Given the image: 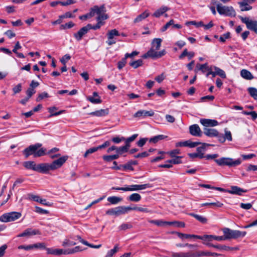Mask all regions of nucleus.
Returning <instances> with one entry per match:
<instances>
[{"label":"nucleus","mask_w":257,"mask_h":257,"mask_svg":"<svg viewBox=\"0 0 257 257\" xmlns=\"http://www.w3.org/2000/svg\"><path fill=\"white\" fill-rule=\"evenodd\" d=\"M214 161L219 166H228V167H236L241 163L240 159L234 160L228 157H221L218 159H215Z\"/></svg>","instance_id":"1"},{"label":"nucleus","mask_w":257,"mask_h":257,"mask_svg":"<svg viewBox=\"0 0 257 257\" xmlns=\"http://www.w3.org/2000/svg\"><path fill=\"white\" fill-rule=\"evenodd\" d=\"M118 250V247L117 245H115L114 248L109 250L105 257H111L114 254L117 252Z\"/></svg>","instance_id":"50"},{"label":"nucleus","mask_w":257,"mask_h":257,"mask_svg":"<svg viewBox=\"0 0 257 257\" xmlns=\"http://www.w3.org/2000/svg\"><path fill=\"white\" fill-rule=\"evenodd\" d=\"M41 234V231L38 229H33L31 228H28L25 230L22 233L19 234L18 237L30 236L35 235Z\"/></svg>","instance_id":"11"},{"label":"nucleus","mask_w":257,"mask_h":257,"mask_svg":"<svg viewBox=\"0 0 257 257\" xmlns=\"http://www.w3.org/2000/svg\"><path fill=\"white\" fill-rule=\"evenodd\" d=\"M167 137H168L167 136H165L163 135H157L150 138L149 140V142L156 144L158 143L159 141L163 140L167 138Z\"/></svg>","instance_id":"32"},{"label":"nucleus","mask_w":257,"mask_h":257,"mask_svg":"<svg viewBox=\"0 0 257 257\" xmlns=\"http://www.w3.org/2000/svg\"><path fill=\"white\" fill-rule=\"evenodd\" d=\"M157 51L155 49L151 48L146 53L142 56V58L147 59L150 57L154 59H157Z\"/></svg>","instance_id":"22"},{"label":"nucleus","mask_w":257,"mask_h":257,"mask_svg":"<svg viewBox=\"0 0 257 257\" xmlns=\"http://www.w3.org/2000/svg\"><path fill=\"white\" fill-rule=\"evenodd\" d=\"M230 37V33L229 32H227L224 34L222 36L220 37L219 40L221 42H225L226 40L229 38Z\"/></svg>","instance_id":"61"},{"label":"nucleus","mask_w":257,"mask_h":257,"mask_svg":"<svg viewBox=\"0 0 257 257\" xmlns=\"http://www.w3.org/2000/svg\"><path fill=\"white\" fill-rule=\"evenodd\" d=\"M46 149L44 148H41L39 150H37L34 155V157H39L43 156L46 154Z\"/></svg>","instance_id":"51"},{"label":"nucleus","mask_w":257,"mask_h":257,"mask_svg":"<svg viewBox=\"0 0 257 257\" xmlns=\"http://www.w3.org/2000/svg\"><path fill=\"white\" fill-rule=\"evenodd\" d=\"M227 192L231 194L242 195L243 193L247 192V190L243 189L236 186H231L230 190H228Z\"/></svg>","instance_id":"17"},{"label":"nucleus","mask_w":257,"mask_h":257,"mask_svg":"<svg viewBox=\"0 0 257 257\" xmlns=\"http://www.w3.org/2000/svg\"><path fill=\"white\" fill-rule=\"evenodd\" d=\"M169 225H174L178 227H184L185 224L184 222L174 221H168Z\"/></svg>","instance_id":"45"},{"label":"nucleus","mask_w":257,"mask_h":257,"mask_svg":"<svg viewBox=\"0 0 257 257\" xmlns=\"http://www.w3.org/2000/svg\"><path fill=\"white\" fill-rule=\"evenodd\" d=\"M21 216V213L18 212H11L5 213L0 216V221L3 222L14 221Z\"/></svg>","instance_id":"4"},{"label":"nucleus","mask_w":257,"mask_h":257,"mask_svg":"<svg viewBox=\"0 0 257 257\" xmlns=\"http://www.w3.org/2000/svg\"><path fill=\"white\" fill-rule=\"evenodd\" d=\"M204 134L209 137H214L218 136V131L214 128H204Z\"/></svg>","instance_id":"24"},{"label":"nucleus","mask_w":257,"mask_h":257,"mask_svg":"<svg viewBox=\"0 0 257 257\" xmlns=\"http://www.w3.org/2000/svg\"><path fill=\"white\" fill-rule=\"evenodd\" d=\"M186 24L187 25H188L189 24L195 25L197 28L202 27V26H204V24L202 21H200V22H197L196 21H190V22H187L186 23Z\"/></svg>","instance_id":"56"},{"label":"nucleus","mask_w":257,"mask_h":257,"mask_svg":"<svg viewBox=\"0 0 257 257\" xmlns=\"http://www.w3.org/2000/svg\"><path fill=\"white\" fill-rule=\"evenodd\" d=\"M126 58L125 57L123 58L120 61H119L117 63V68L118 69H121L126 64Z\"/></svg>","instance_id":"55"},{"label":"nucleus","mask_w":257,"mask_h":257,"mask_svg":"<svg viewBox=\"0 0 257 257\" xmlns=\"http://www.w3.org/2000/svg\"><path fill=\"white\" fill-rule=\"evenodd\" d=\"M23 165L27 169L32 170L37 172L38 164H36L34 161L25 162Z\"/></svg>","instance_id":"25"},{"label":"nucleus","mask_w":257,"mask_h":257,"mask_svg":"<svg viewBox=\"0 0 257 257\" xmlns=\"http://www.w3.org/2000/svg\"><path fill=\"white\" fill-rule=\"evenodd\" d=\"M222 231L224 234L223 236L224 240L232 238V230L228 228H224L222 229Z\"/></svg>","instance_id":"29"},{"label":"nucleus","mask_w":257,"mask_h":257,"mask_svg":"<svg viewBox=\"0 0 257 257\" xmlns=\"http://www.w3.org/2000/svg\"><path fill=\"white\" fill-rule=\"evenodd\" d=\"M189 215L194 217L195 219H196L198 221L202 223H206L207 221V219L203 216L196 214L194 213H190Z\"/></svg>","instance_id":"37"},{"label":"nucleus","mask_w":257,"mask_h":257,"mask_svg":"<svg viewBox=\"0 0 257 257\" xmlns=\"http://www.w3.org/2000/svg\"><path fill=\"white\" fill-rule=\"evenodd\" d=\"M246 234V231H240L239 230H232V238L236 239L240 237H243Z\"/></svg>","instance_id":"39"},{"label":"nucleus","mask_w":257,"mask_h":257,"mask_svg":"<svg viewBox=\"0 0 257 257\" xmlns=\"http://www.w3.org/2000/svg\"><path fill=\"white\" fill-rule=\"evenodd\" d=\"M50 96L49 95L48 93L46 92H43L41 93H40L38 97L36 98V101L37 102H40L43 99L45 98H48Z\"/></svg>","instance_id":"52"},{"label":"nucleus","mask_w":257,"mask_h":257,"mask_svg":"<svg viewBox=\"0 0 257 257\" xmlns=\"http://www.w3.org/2000/svg\"><path fill=\"white\" fill-rule=\"evenodd\" d=\"M106 35L107 39H112V38L114 39L115 36H120V33L116 29H114L108 31Z\"/></svg>","instance_id":"34"},{"label":"nucleus","mask_w":257,"mask_h":257,"mask_svg":"<svg viewBox=\"0 0 257 257\" xmlns=\"http://www.w3.org/2000/svg\"><path fill=\"white\" fill-rule=\"evenodd\" d=\"M199 70H201L203 73H204L206 71L209 70V68L208 67V64L207 63L199 65L198 68Z\"/></svg>","instance_id":"63"},{"label":"nucleus","mask_w":257,"mask_h":257,"mask_svg":"<svg viewBox=\"0 0 257 257\" xmlns=\"http://www.w3.org/2000/svg\"><path fill=\"white\" fill-rule=\"evenodd\" d=\"M77 239H78L77 238V235H69L67 236L63 241L62 246L66 247L74 245L76 244V242L75 241V240H76Z\"/></svg>","instance_id":"12"},{"label":"nucleus","mask_w":257,"mask_h":257,"mask_svg":"<svg viewBox=\"0 0 257 257\" xmlns=\"http://www.w3.org/2000/svg\"><path fill=\"white\" fill-rule=\"evenodd\" d=\"M68 156H64L60 157L59 159L54 160L52 163L50 164L51 170H55L60 168L67 160Z\"/></svg>","instance_id":"7"},{"label":"nucleus","mask_w":257,"mask_h":257,"mask_svg":"<svg viewBox=\"0 0 257 257\" xmlns=\"http://www.w3.org/2000/svg\"><path fill=\"white\" fill-rule=\"evenodd\" d=\"M50 170H51L50 164L41 163L38 164L37 172L43 174H47Z\"/></svg>","instance_id":"14"},{"label":"nucleus","mask_w":257,"mask_h":257,"mask_svg":"<svg viewBox=\"0 0 257 257\" xmlns=\"http://www.w3.org/2000/svg\"><path fill=\"white\" fill-rule=\"evenodd\" d=\"M186 142H187V144H186L187 147H188L191 148H194V147H196L197 146H198V145L201 144V143L199 142H191V141H186Z\"/></svg>","instance_id":"58"},{"label":"nucleus","mask_w":257,"mask_h":257,"mask_svg":"<svg viewBox=\"0 0 257 257\" xmlns=\"http://www.w3.org/2000/svg\"><path fill=\"white\" fill-rule=\"evenodd\" d=\"M150 15V14L149 12H148L147 11L143 13L142 14L139 15L135 20L134 22L135 23H138L142 21L143 20L146 19V18L148 17Z\"/></svg>","instance_id":"38"},{"label":"nucleus","mask_w":257,"mask_h":257,"mask_svg":"<svg viewBox=\"0 0 257 257\" xmlns=\"http://www.w3.org/2000/svg\"><path fill=\"white\" fill-rule=\"evenodd\" d=\"M247 90L250 95L255 100H257V89L254 87H249Z\"/></svg>","instance_id":"47"},{"label":"nucleus","mask_w":257,"mask_h":257,"mask_svg":"<svg viewBox=\"0 0 257 257\" xmlns=\"http://www.w3.org/2000/svg\"><path fill=\"white\" fill-rule=\"evenodd\" d=\"M119 157L118 156V155L117 154L113 155H104L103 156L102 159L104 161L109 162H111L112 160L117 159Z\"/></svg>","instance_id":"41"},{"label":"nucleus","mask_w":257,"mask_h":257,"mask_svg":"<svg viewBox=\"0 0 257 257\" xmlns=\"http://www.w3.org/2000/svg\"><path fill=\"white\" fill-rule=\"evenodd\" d=\"M169 10V8L167 7H163L160 9L157 10L153 14V16L156 18H159L162 15H163L165 12H166Z\"/></svg>","instance_id":"30"},{"label":"nucleus","mask_w":257,"mask_h":257,"mask_svg":"<svg viewBox=\"0 0 257 257\" xmlns=\"http://www.w3.org/2000/svg\"><path fill=\"white\" fill-rule=\"evenodd\" d=\"M69 254V249H56V255Z\"/></svg>","instance_id":"60"},{"label":"nucleus","mask_w":257,"mask_h":257,"mask_svg":"<svg viewBox=\"0 0 257 257\" xmlns=\"http://www.w3.org/2000/svg\"><path fill=\"white\" fill-rule=\"evenodd\" d=\"M106 9L104 5L98 7V6H94L93 7L90 9L89 12V15L93 17L95 15L97 16V17H104V16L107 17V19L108 18V16L105 14Z\"/></svg>","instance_id":"2"},{"label":"nucleus","mask_w":257,"mask_h":257,"mask_svg":"<svg viewBox=\"0 0 257 257\" xmlns=\"http://www.w3.org/2000/svg\"><path fill=\"white\" fill-rule=\"evenodd\" d=\"M176 233L177 235V236L181 239H184L185 238L188 239V238H197V239H200V238H201L200 235H194V234H185V233H182L178 232H176Z\"/></svg>","instance_id":"23"},{"label":"nucleus","mask_w":257,"mask_h":257,"mask_svg":"<svg viewBox=\"0 0 257 257\" xmlns=\"http://www.w3.org/2000/svg\"><path fill=\"white\" fill-rule=\"evenodd\" d=\"M154 114V111L153 110H150L149 111L146 110H140L134 114V117L144 118L148 116H152Z\"/></svg>","instance_id":"10"},{"label":"nucleus","mask_w":257,"mask_h":257,"mask_svg":"<svg viewBox=\"0 0 257 257\" xmlns=\"http://www.w3.org/2000/svg\"><path fill=\"white\" fill-rule=\"evenodd\" d=\"M201 146L197 148V153H204L207 146H212L207 143H201Z\"/></svg>","instance_id":"53"},{"label":"nucleus","mask_w":257,"mask_h":257,"mask_svg":"<svg viewBox=\"0 0 257 257\" xmlns=\"http://www.w3.org/2000/svg\"><path fill=\"white\" fill-rule=\"evenodd\" d=\"M96 19L97 22V23L96 25H93V26H92L91 24H90L87 25V26H89V27H88L89 31L91 29H93L94 30L99 29L101 26H102L103 25H104V24H105L104 20L107 19V17L104 16V17H103V16L101 17V18L96 17Z\"/></svg>","instance_id":"9"},{"label":"nucleus","mask_w":257,"mask_h":257,"mask_svg":"<svg viewBox=\"0 0 257 257\" xmlns=\"http://www.w3.org/2000/svg\"><path fill=\"white\" fill-rule=\"evenodd\" d=\"M131 210H136L142 212L144 213H149L151 212V211L146 207H138L134 206L133 207H131Z\"/></svg>","instance_id":"46"},{"label":"nucleus","mask_w":257,"mask_h":257,"mask_svg":"<svg viewBox=\"0 0 257 257\" xmlns=\"http://www.w3.org/2000/svg\"><path fill=\"white\" fill-rule=\"evenodd\" d=\"M28 198L30 200H32L34 201L39 202L41 198L38 195H33L32 194H28Z\"/></svg>","instance_id":"62"},{"label":"nucleus","mask_w":257,"mask_h":257,"mask_svg":"<svg viewBox=\"0 0 257 257\" xmlns=\"http://www.w3.org/2000/svg\"><path fill=\"white\" fill-rule=\"evenodd\" d=\"M131 207L119 206L115 207V216H119L121 214H124L131 211Z\"/></svg>","instance_id":"18"},{"label":"nucleus","mask_w":257,"mask_h":257,"mask_svg":"<svg viewBox=\"0 0 257 257\" xmlns=\"http://www.w3.org/2000/svg\"><path fill=\"white\" fill-rule=\"evenodd\" d=\"M42 144L40 143H37L35 145H30L28 148H26L23 152V154L25 156V157L27 158L30 155H33L35 154L36 151L41 147Z\"/></svg>","instance_id":"6"},{"label":"nucleus","mask_w":257,"mask_h":257,"mask_svg":"<svg viewBox=\"0 0 257 257\" xmlns=\"http://www.w3.org/2000/svg\"><path fill=\"white\" fill-rule=\"evenodd\" d=\"M108 113H109V109L108 108H106V109H101L98 110L91 112L89 113V115L100 117V116H104L107 115Z\"/></svg>","instance_id":"21"},{"label":"nucleus","mask_w":257,"mask_h":257,"mask_svg":"<svg viewBox=\"0 0 257 257\" xmlns=\"http://www.w3.org/2000/svg\"><path fill=\"white\" fill-rule=\"evenodd\" d=\"M149 222L154 224L158 226H164L168 225V221H163L162 220H149Z\"/></svg>","instance_id":"33"},{"label":"nucleus","mask_w":257,"mask_h":257,"mask_svg":"<svg viewBox=\"0 0 257 257\" xmlns=\"http://www.w3.org/2000/svg\"><path fill=\"white\" fill-rule=\"evenodd\" d=\"M216 9L217 12L220 15L229 17L235 16V11L232 7L222 6L221 4H218Z\"/></svg>","instance_id":"3"},{"label":"nucleus","mask_w":257,"mask_h":257,"mask_svg":"<svg viewBox=\"0 0 257 257\" xmlns=\"http://www.w3.org/2000/svg\"><path fill=\"white\" fill-rule=\"evenodd\" d=\"M88 27L89 26H87V25L86 26H84L83 27H82V28H81L78 32L77 33H74L73 36H74V37L78 41H80L83 36L85 35L86 34H87L88 33V32L89 31L88 30Z\"/></svg>","instance_id":"15"},{"label":"nucleus","mask_w":257,"mask_h":257,"mask_svg":"<svg viewBox=\"0 0 257 257\" xmlns=\"http://www.w3.org/2000/svg\"><path fill=\"white\" fill-rule=\"evenodd\" d=\"M206 245L209 247H213L216 248H217L219 250H232L233 248L226 246L224 245H214L212 243H206Z\"/></svg>","instance_id":"27"},{"label":"nucleus","mask_w":257,"mask_h":257,"mask_svg":"<svg viewBox=\"0 0 257 257\" xmlns=\"http://www.w3.org/2000/svg\"><path fill=\"white\" fill-rule=\"evenodd\" d=\"M152 185L147 183L141 185H132L126 186V191H135L152 187Z\"/></svg>","instance_id":"8"},{"label":"nucleus","mask_w":257,"mask_h":257,"mask_svg":"<svg viewBox=\"0 0 257 257\" xmlns=\"http://www.w3.org/2000/svg\"><path fill=\"white\" fill-rule=\"evenodd\" d=\"M214 69L216 72V75L219 76L222 78H226V74L223 70H222V69H220L219 68L217 67L216 66L214 67Z\"/></svg>","instance_id":"48"},{"label":"nucleus","mask_w":257,"mask_h":257,"mask_svg":"<svg viewBox=\"0 0 257 257\" xmlns=\"http://www.w3.org/2000/svg\"><path fill=\"white\" fill-rule=\"evenodd\" d=\"M143 64V61L142 59H139L130 63V65L135 69H136L139 67L142 66Z\"/></svg>","instance_id":"43"},{"label":"nucleus","mask_w":257,"mask_h":257,"mask_svg":"<svg viewBox=\"0 0 257 257\" xmlns=\"http://www.w3.org/2000/svg\"><path fill=\"white\" fill-rule=\"evenodd\" d=\"M98 151L97 147H93L88 149L84 153L83 156L84 158H87V156L91 154H92Z\"/></svg>","instance_id":"54"},{"label":"nucleus","mask_w":257,"mask_h":257,"mask_svg":"<svg viewBox=\"0 0 257 257\" xmlns=\"http://www.w3.org/2000/svg\"><path fill=\"white\" fill-rule=\"evenodd\" d=\"M241 76L246 80H251L253 78V76L251 73L246 69H242L240 71Z\"/></svg>","instance_id":"28"},{"label":"nucleus","mask_w":257,"mask_h":257,"mask_svg":"<svg viewBox=\"0 0 257 257\" xmlns=\"http://www.w3.org/2000/svg\"><path fill=\"white\" fill-rule=\"evenodd\" d=\"M201 124L205 127L215 126L218 125V122L215 119L202 118L200 120Z\"/></svg>","instance_id":"16"},{"label":"nucleus","mask_w":257,"mask_h":257,"mask_svg":"<svg viewBox=\"0 0 257 257\" xmlns=\"http://www.w3.org/2000/svg\"><path fill=\"white\" fill-rule=\"evenodd\" d=\"M57 107L55 106L51 107L48 108V111L51 113L50 117L53 116H57L58 115L61 114L63 113L65 110H60L58 112H55V110H57Z\"/></svg>","instance_id":"35"},{"label":"nucleus","mask_w":257,"mask_h":257,"mask_svg":"<svg viewBox=\"0 0 257 257\" xmlns=\"http://www.w3.org/2000/svg\"><path fill=\"white\" fill-rule=\"evenodd\" d=\"M121 169L126 171V170H130V171H134V168L133 167V165H132L130 161H128L127 163L121 165Z\"/></svg>","instance_id":"49"},{"label":"nucleus","mask_w":257,"mask_h":257,"mask_svg":"<svg viewBox=\"0 0 257 257\" xmlns=\"http://www.w3.org/2000/svg\"><path fill=\"white\" fill-rule=\"evenodd\" d=\"M162 40L160 38H155L152 42V47L151 48L155 49L156 50L160 49Z\"/></svg>","instance_id":"26"},{"label":"nucleus","mask_w":257,"mask_h":257,"mask_svg":"<svg viewBox=\"0 0 257 257\" xmlns=\"http://www.w3.org/2000/svg\"><path fill=\"white\" fill-rule=\"evenodd\" d=\"M122 199L117 196H111L107 198V201L111 204H116L121 201Z\"/></svg>","instance_id":"40"},{"label":"nucleus","mask_w":257,"mask_h":257,"mask_svg":"<svg viewBox=\"0 0 257 257\" xmlns=\"http://www.w3.org/2000/svg\"><path fill=\"white\" fill-rule=\"evenodd\" d=\"M87 99L93 104H99L102 102L97 92H93V96H88Z\"/></svg>","instance_id":"20"},{"label":"nucleus","mask_w":257,"mask_h":257,"mask_svg":"<svg viewBox=\"0 0 257 257\" xmlns=\"http://www.w3.org/2000/svg\"><path fill=\"white\" fill-rule=\"evenodd\" d=\"M33 249H45L46 245L44 243H37L33 244Z\"/></svg>","instance_id":"57"},{"label":"nucleus","mask_w":257,"mask_h":257,"mask_svg":"<svg viewBox=\"0 0 257 257\" xmlns=\"http://www.w3.org/2000/svg\"><path fill=\"white\" fill-rule=\"evenodd\" d=\"M201 238L200 239L203 240H208L211 241L213 239L221 241L224 240V238H223V236H215L213 235H204L203 236H200Z\"/></svg>","instance_id":"19"},{"label":"nucleus","mask_w":257,"mask_h":257,"mask_svg":"<svg viewBox=\"0 0 257 257\" xmlns=\"http://www.w3.org/2000/svg\"><path fill=\"white\" fill-rule=\"evenodd\" d=\"M241 21L246 25L247 28L257 34V21L250 20L248 17L239 16Z\"/></svg>","instance_id":"5"},{"label":"nucleus","mask_w":257,"mask_h":257,"mask_svg":"<svg viewBox=\"0 0 257 257\" xmlns=\"http://www.w3.org/2000/svg\"><path fill=\"white\" fill-rule=\"evenodd\" d=\"M172 257H191V252H172Z\"/></svg>","instance_id":"42"},{"label":"nucleus","mask_w":257,"mask_h":257,"mask_svg":"<svg viewBox=\"0 0 257 257\" xmlns=\"http://www.w3.org/2000/svg\"><path fill=\"white\" fill-rule=\"evenodd\" d=\"M174 158L169 160L166 161L167 163H170V164H179L182 163V161L181 159L182 158V157L181 156H176L174 157Z\"/></svg>","instance_id":"44"},{"label":"nucleus","mask_w":257,"mask_h":257,"mask_svg":"<svg viewBox=\"0 0 257 257\" xmlns=\"http://www.w3.org/2000/svg\"><path fill=\"white\" fill-rule=\"evenodd\" d=\"M238 4L241 11H247L252 9L251 6L243 1L239 2Z\"/></svg>","instance_id":"36"},{"label":"nucleus","mask_w":257,"mask_h":257,"mask_svg":"<svg viewBox=\"0 0 257 257\" xmlns=\"http://www.w3.org/2000/svg\"><path fill=\"white\" fill-rule=\"evenodd\" d=\"M205 256V251H200L196 253L191 252V257H201Z\"/></svg>","instance_id":"64"},{"label":"nucleus","mask_w":257,"mask_h":257,"mask_svg":"<svg viewBox=\"0 0 257 257\" xmlns=\"http://www.w3.org/2000/svg\"><path fill=\"white\" fill-rule=\"evenodd\" d=\"M19 249H25L26 250H30L33 249V244L30 245H21L18 247Z\"/></svg>","instance_id":"59"},{"label":"nucleus","mask_w":257,"mask_h":257,"mask_svg":"<svg viewBox=\"0 0 257 257\" xmlns=\"http://www.w3.org/2000/svg\"><path fill=\"white\" fill-rule=\"evenodd\" d=\"M189 133L193 136L201 137L202 136V132L199 125L194 124L189 126Z\"/></svg>","instance_id":"13"},{"label":"nucleus","mask_w":257,"mask_h":257,"mask_svg":"<svg viewBox=\"0 0 257 257\" xmlns=\"http://www.w3.org/2000/svg\"><path fill=\"white\" fill-rule=\"evenodd\" d=\"M141 196L139 194L137 193L132 194L127 198V200L128 201L136 202H139L141 200Z\"/></svg>","instance_id":"31"}]
</instances>
